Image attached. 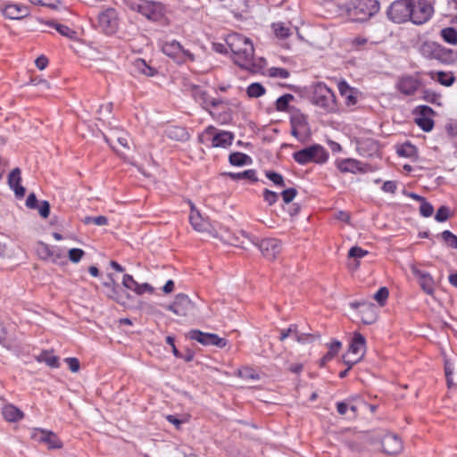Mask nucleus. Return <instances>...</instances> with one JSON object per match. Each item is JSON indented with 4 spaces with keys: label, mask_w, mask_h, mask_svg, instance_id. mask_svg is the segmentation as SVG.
Wrapping results in <instances>:
<instances>
[{
    "label": "nucleus",
    "mask_w": 457,
    "mask_h": 457,
    "mask_svg": "<svg viewBox=\"0 0 457 457\" xmlns=\"http://www.w3.org/2000/svg\"><path fill=\"white\" fill-rule=\"evenodd\" d=\"M226 42L234 54L235 62L241 68L252 72H259L266 65L263 58L255 61L254 48L248 37L233 33L228 36Z\"/></svg>",
    "instance_id": "1"
},
{
    "label": "nucleus",
    "mask_w": 457,
    "mask_h": 457,
    "mask_svg": "<svg viewBox=\"0 0 457 457\" xmlns=\"http://www.w3.org/2000/svg\"><path fill=\"white\" fill-rule=\"evenodd\" d=\"M312 103L326 112H335L337 110L334 92L322 82L312 87Z\"/></svg>",
    "instance_id": "2"
},
{
    "label": "nucleus",
    "mask_w": 457,
    "mask_h": 457,
    "mask_svg": "<svg viewBox=\"0 0 457 457\" xmlns=\"http://www.w3.org/2000/svg\"><path fill=\"white\" fill-rule=\"evenodd\" d=\"M293 157L302 165L312 162L323 163L328 160V154L321 145H313L294 153Z\"/></svg>",
    "instance_id": "3"
},
{
    "label": "nucleus",
    "mask_w": 457,
    "mask_h": 457,
    "mask_svg": "<svg viewBox=\"0 0 457 457\" xmlns=\"http://www.w3.org/2000/svg\"><path fill=\"white\" fill-rule=\"evenodd\" d=\"M420 53L426 58L435 59L443 63H448L453 59V50L433 41L424 42L420 46Z\"/></svg>",
    "instance_id": "4"
},
{
    "label": "nucleus",
    "mask_w": 457,
    "mask_h": 457,
    "mask_svg": "<svg viewBox=\"0 0 457 457\" xmlns=\"http://www.w3.org/2000/svg\"><path fill=\"white\" fill-rule=\"evenodd\" d=\"M388 18L395 23L411 21V0H396L387 10Z\"/></svg>",
    "instance_id": "5"
},
{
    "label": "nucleus",
    "mask_w": 457,
    "mask_h": 457,
    "mask_svg": "<svg viewBox=\"0 0 457 457\" xmlns=\"http://www.w3.org/2000/svg\"><path fill=\"white\" fill-rule=\"evenodd\" d=\"M434 12V7L431 2L428 0H411V21L417 25L427 22Z\"/></svg>",
    "instance_id": "6"
},
{
    "label": "nucleus",
    "mask_w": 457,
    "mask_h": 457,
    "mask_svg": "<svg viewBox=\"0 0 457 457\" xmlns=\"http://www.w3.org/2000/svg\"><path fill=\"white\" fill-rule=\"evenodd\" d=\"M97 28L106 35H112L119 28L118 13L113 8H107L97 17Z\"/></svg>",
    "instance_id": "7"
},
{
    "label": "nucleus",
    "mask_w": 457,
    "mask_h": 457,
    "mask_svg": "<svg viewBox=\"0 0 457 457\" xmlns=\"http://www.w3.org/2000/svg\"><path fill=\"white\" fill-rule=\"evenodd\" d=\"M162 52L177 62H185L187 60L195 61V56L188 50H186L176 40L165 42L162 46Z\"/></svg>",
    "instance_id": "8"
},
{
    "label": "nucleus",
    "mask_w": 457,
    "mask_h": 457,
    "mask_svg": "<svg viewBox=\"0 0 457 457\" xmlns=\"http://www.w3.org/2000/svg\"><path fill=\"white\" fill-rule=\"evenodd\" d=\"M379 11L378 0H356L353 14L356 20L363 21L376 14Z\"/></svg>",
    "instance_id": "9"
},
{
    "label": "nucleus",
    "mask_w": 457,
    "mask_h": 457,
    "mask_svg": "<svg viewBox=\"0 0 457 457\" xmlns=\"http://www.w3.org/2000/svg\"><path fill=\"white\" fill-rule=\"evenodd\" d=\"M217 129L213 126H208L204 133L199 137V140L202 141L203 137L204 136H212V147H221L226 148L229 146L234 139V134L229 131H220L216 132Z\"/></svg>",
    "instance_id": "10"
},
{
    "label": "nucleus",
    "mask_w": 457,
    "mask_h": 457,
    "mask_svg": "<svg viewBox=\"0 0 457 457\" xmlns=\"http://www.w3.org/2000/svg\"><path fill=\"white\" fill-rule=\"evenodd\" d=\"M187 337L195 340L203 345H215L219 348H224L228 341L226 338L220 337L217 334L204 333L199 329H192L188 332Z\"/></svg>",
    "instance_id": "11"
},
{
    "label": "nucleus",
    "mask_w": 457,
    "mask_h": 457,
    "mask_svg": "<svg viewBox=\"0 0 457 457\" xmlns=\"http://www.w3.org/2000/svg\"><path fill=\"white\" fill-rule=\"evenodd\" d=\"M257 246L263 257L270 261L276 260L282 251V244L277 238H264Z\"/></svg>",
    "instance_id": "12"
},
{
    "label": "nucleus",
    "mask_w": 457,
    "mask_h": 457,
    "mask_svg": "<svg viewBox=\"0 0 457 457\" xmlns=\"http://www.w3.org/2000/svg\"><path fill=\"white\" fill-rule=\"evenodd\" d=\"M195 308L194 303L187 295L179 294L172 303L166 306V309L178 316H187Z\"/></svg>",
    "instance_id": "13"
},
{
    "label": "nucleus",
    "mask_w": 457,
    "mask_h": 457,
    "mask_svg": "<svg viewBox=\"0 0 457 457\" xmlns=\"http://www.w3.org/2000/svg\"><path fill=\"white\" fill-rule=\"evenodd\" d=\"M420 80L411 75L400 77L396 83V88L404 96H413L420 87Z\"/></svg>",
    "instance_id": "14"
},
{
    "label": "nucleus",
    "mask_w": 457,
    "mask_h": 457,
    "mask_svg": "<svg viewBox=\"0 0 457 457\" xmlns=\"http://www.w3.org/2000/svg\"><path fill=\"white\" fill-rule=\"evenodd\" d=\"M32 437L47 445L49 449H60L62 447V443L59 437L50 430L36 429Z\"/></svg>",
    "instance_id": "15"
},
{
    "label": "nucleus",
    "mask_w": 457,
    "mask_h": 457,
    "mask_svg": "<svg viewBox=\"0 0 457 457\" xmlns=\"http://www.w3.org/2000/svg\"><path fill=\"white\" fill-rule=\"evenodd\" d=\"M337 169L342 173L351 172V173H357L361 172L365 173L370 170H371V167L363 164L362 162L356 161L354 159H345L341 161H337L336 162Z\"/></svg>",
    "instance_id": "16"
},
{
    "label": "nucleus",
    "mask_w": 457,
    "mask_h": 457,
    "mask_svg": "<svg viewBox=\"0 0 457 457\" xmlns=\"http://www.w3.org/2000/svg\"><path fill=\"white\" fill-rule=\"evenodd\" d=\"M151 21H159L163 15V8L161 3L144 0L139 12Z\"/></svg>",
    "instance_id": "17"
},
{
    "label": "nucleus",
    "mask_w": 457,
    "mask_h": 457,
    "mask_svg": "<svg viewBox=\"0 0 457 457\" xmlns=\"http://www.w3.org/2000/svg\"><path fill=\"white\" fill-rule=\"evenodd\" d=\"M382 447L384 453L395 455L400 453L403 449V442L395 434H386L382 438Z\"/></svg>",
    "instance_id": "18"
},
{
    "label": "nucleus",
    "mask_w": 457,
    "mask_h": 457,
    "mask_svg": "<svg viewBox=\"0 0 457 457\" xmlns=\"http://www.w3.org/2000/svg\"><path fill=\"white\" fill-rule=\"evenodd\" d=\"M192 96L206 110L209 106L216 107L222 103L220 99L210 97L207 92L199 86L192 87Z\"/></svg>",
    "instance_id": "19"
},
{
    "label": "nucleus",
    "mask_w": 457,
    "mask_h": 457,
    "mask_svg": "<svg viewBox=\"0 0 457 457\" xmlns=\"http://www.w3.org/2000/svg\"><path fill=\"white\" fill-rule=\"evenodd\" d=\"M412 274L418 278L419 283L422 290L431 295L434 294V280L431 275L426 271L419 270L415 265L411 266Z\"/></svg>",
    "instance_id": "20"
},
{
    "label": "nucleus",
    "mask_w": 457,
    "mask_h": 457,
    "mask_svg": "<svg viewBox=\"0 0 457 457\" xmlns=\"http://www.w3.org/2000/svg\"><path fill=\"white\" fill-rule=\"evenodd\" d=\"M189 221L195 231L208 232L210 230V223L204 220L194 204H190Z\"/></svg>",
    "instance_id": "21"
},
{
    "label": "nucleus",
    "mask_w": 457,
    "mask_h": 457,
    "mask_svg": "<svg viewBox=\"0 0 457 457\" xmlns=\"http://www.w3.org/2000/svg\"><path fill=\"white\" fill-rule=\"evenodd\" d=\"M29 14V7L21 4H8L4 10V15L11 20H21Z\"/></svg>",
    "instance_id": "22"
},
{
    "label": "nucleus",
    "mask_w": 457,
    "mask_h": 457,
    "mask_svg": "<svg viewBox=\"0 0 457 457\" xmlns=\"http://www.w3.org/2000/svg\"><path fill=\"white\" fill-rule=\"evenodd\" d=\"M21 170L14 168L8 175V185L13 189L17 197H23L25 195V188L21 185Z\"/></svg>",
    "instance_id": "23"
},
{
    "label": "nucleus",
    "mask_w": 457,
    "mask_h": 457,
    "mask_svg": "<svg viewBox=\"0 0 457 457\" xmlns=\"http://www.w3.org/2000/svg\"><path fill=\"white\" fill-rule=\"evenodd\" d=\"M290 124L291 127L302 129L303 134H308L310 131L307 115L303 114L297 109L292 108Z\"/></svg>",
    "instance_id": "24"
},
{
    "label": "nucleus",
    "mask_w": 457,
    "mask_h": 457,
    "mask_svg": "<svg viewBox=\"0 0 457 457\" xmlns=\"http://www.w3.org/2000/svg\"><path fill=\"white\" fill-rule=\"evenodd\" d=\"M365 337L360 333H355L351 342L348 353L361 360L365 353Z\"/></svg>",
    "instance_id": "25"
},
{
    "label": "nucleus",
    "mask_w": 457,
    "mask_h": 457,
    "mask_svg": "<svg viewBox=\"0 0 457 457\" xmlns=\"http://www.w3.org/2000/svg\"><path fill=\"white\" fill-rule=\"evenodd\" d=\"M38 256L44 260H50L54 263H57L62 255L56 253L54 249H52L49 245L44 243H40L37 248Z\"/></svg>",
    "instance_id": "26"
},
{
    "label": "nucleus",
    "mask_w": 457,
    "mask_h": 457,
    "mask_svg": "<svg viewBox=\"0 0 457 457\" xmlns=\"http://www.w3.org/2000/svg\"><path fill=\"white\" fill-rule=\"evenodd\" d=\"M340 95L345 98V104L348 106L354 105L357 103L354 88L351 87L345 80L337 84Z\"/></svg>",
    "instance_id": "27"
},
{
    "label": "nucleus",
    "mask_w": 457,
    "mask_h": 457,
    "mask_svg": "<svg viewBox=\"0 0 457 457\" xmlns=\"http://www.w3.org/2000/svg\"><path fill=\"white\" fill-rule=\"evenodd\" d=\"M110 281L104 282V286L109 289V292L107 293V296L118 303H124L123 297L120 294V286L115 282V280L112 278L111 275H109Z\"/></svg>",
    "instance_id": "28"
},
{
    "label": "nucleus",
    "mask_w": 457,
    "mask_h": 457,
    "mask_svg": "<svg viewBox=\"0 0 457 457\" xmlns=\"http://www.w3.org/2000/svg\"><path fill=\"white\" fill-rule=\"evenodd\" d=\"M2 414L4 420L9 422H17L24 417L23 412L12 404L5 405L3 408Z\"/></svg>",
    "instance_id": "29"
},
{
    "label": "nucleus",
    "mask_w": 457,
    "mask_h": 457,
    "mask_svg": "<svg viewBox=\"0 0 457 457\" xmlns=\"http://www.w3.org/2000/svg\"><path fill=\"white\" fill-rule=\"evenodd\" d=\"M428 76L436 81H438L441 85L445 87L452 86L455 81V77L453 73L445 72V71H430L428 72Z\"/></svg>",
    "instance_id": "30"
},
{
    "label": "nucleus",
    "mask_w": 457,
    "mask_h": 457,
    "mask_svg": "<svg viewBox=\"0 0 457 457\" xmlns=\"http://www.w3.org/2000/svg\"><path fill=\"white\" fill-rule=\"evenodd\" d=\"M166 135L169 138L175 141H187L189 138V134L185 128L182 127H170L166 130Z\"/></svg>",
    "instance_id": "31"
},
{
    "label": "nucleus",
    "mask_w": 457,
    "mask_h": 457,
    "mask_svg": "<svg viewBox=\"0 0 457 457\" xmlns=\"http://www.w3.org/2000/svg\"><path fill=\"white\" fill-rule=\"evenodd\" d=\"M38 362H45L51 368H58L60 366L59 358L53 355V351H43L36 357Z\"/></svg>",
    "instance_id": "32"
},
{
    "label": "nucleus",
    "mask_w": 457,
    "mask_h": 457,
    "mask_svg": "<svg viewBox=\"0 0 457 457\" xmlns=\"http://www.w3.org/2000/svg\"><path fill=\"white\" fill-rule=\"evenodd\" d=\"M229 163L233 166H243L252 163V158L243 153L236 152L229 154Z\"/></svg>",
    "instance_id": "33"
},
{
    "label": "nucleus",
    "mask_w": 457,
    "mask_h": 457,
    "mask_svg": "<svg viewBox=\"0 0 457 457\" xmlns=\"http://www.w3.org/2000/svg\"><path fill=\"white\" fill-rule=\"evenodd\" d=\"M363 313L361 317V321L364 324H372L375 322L377 315L375 313V306L372 303H363L362 310L361 311Z\"/></svg>",
    "instance_id": "34"
},
{
    "label": "nucleus",
    "mask_w": 457,
    "mask_h": 457,
    "mask_svg": "<svg viewBox=\"0 0 457 457\" xmlns=\"http://www.w3.org/2000/svg\"><path fill=\"white\" fill-rule=\"evenodd\" d=\"M224 176H228L230 179L234 180L238 179H249L253 182H256L258 180L256 177V172L254 170H247L243 172H225Z\"/></svg>",
    "instance_id": "35"
},
{
    "label": "nucleus",
    "mask_w": 457,
    "mask_h": 457,
    "mask_svg": "<svg viewBox=\"0 0 457 457\" xmlns=\"http://www.w3.org/2000/svg\"><path fill=\"white\" fill-rule=\"evenodd\" d=\"M342 347L341 342L338 340H334L329 345H328V352L321 358L320 360V366H324L328 361L332 360L340 351Z\"/></svg>",
    "instance_id": "36"
},
{
    "label": "nucleus",
    "mask_w": 457,
    "mask_h": 457,
    "mask_svg": "<svg viewBox=\"0 0 457 457\" xmlns=\"http://www.w3.org/2000/svg\"><path fill=\"white\" fill-rule=\"evenodd\" d=\"M440 36L445 42L456 46L457 45V30L452 27L444 28L440 31Z\"/></svg>",
    "instance_id": "37"
},
{
    "label": "nucleus",
    "mask_w": 457,
    "mask_h": 457,
    "mask_svg": "<svg viewBox=\"0 0 457 457\" xmlns=\"http://www.w3.org/2000/svg\"><path fill=\"white\" fill-rule=\"evenodd\" d=\"M106 141H108V142L110 141V144L112 145V146L114 149H116V145H114L115 142H117L120 145H121L125 149L129 148V137L125 133H123L122 135H120V136L113 133V135H112L111 139L106 138Z\"/></svg>",
    "instance_id": "38"
},
{
    "label": "nucleus",
    "mask_w": 457,
    "mask_h": 457,
    "mask_svg": "<svg viewBox=\"0 0 457 457\" xmlns=\"http://www.w3.org/2000/svg\"><path fill=\"white\" fill-rule=\"evenodd\" d=\"M266 90L264 87L260 83H252L248 86L246 93L249 97L256 98L263 96Z\"/></svg>",
    "instance_id": "39"
},
{
    "label": "nucleus",
    "mask_w": 457,
    "mask_h": 457,
    "mask_svg": "<svg viewBox=\"0 0 457 457\" xmlns=\"http://www.w3.org/2000/svg\"><path fill=\"white\" fill-rule=\"evenodd\" d=\"M294 99L291 94H285L278 97L276 101V109L279 112L287 111L289 108V103Z\"/></svg>",
    "instance_id": "40"
},
{
    "label": "nucleus",
    "mask_w": 457,
    "mask_h": 457,
    "mask_svg": "<svg viewBox=\"0 0 457 457\" xmlns=\"http://www.w3.org/2000/svg\"><path fill=\"white\" fill-rule=\"evenodd\" d=\"M46 24L51 27L55 28V29L61 35H62L66 37L72 38L76 34V32L74 30H72L71 29H70L68 26H65L62 24H58V23H55L54 21H48Z\"/></svg>",
    "instance_id": "41"
},
{
    "label": "nucleus",
    "mask_w": 457,
    "mask_h": 457,
    "mask_svg": "<svg viewBox=\"0 0 457 457\" xmlns=\"http://www.w3.org/2000/svg\"><path fill=\"white\" fill-rule=\"evenodd\" d=\"M440 237L446 245L457 249V236L449 230H445L441 233Z\"/></svg>",
    "instance_id": "42"
},
{
    "label": "nucleus",
    "mask_w": 457,
    "mask_h": 457,
    "mask_svg": "<svg viewBox=\"0 0 457 457\" xmlns=\"http://www.w3.org/2000/svg\"><path fill=\"white\" fill-rule=\"evenodd\" d=\"M415 122L426 132L432 130L434 127V121L429 117H417Z\"/></svg>",
    "instance_id": "43"
},
{
    "label": "nucleus",
    "mask_w": 457,
    "mask_h": 457,
    "mask_svg": "<svg viewBox=\"0 0 457 457\" xmlns=\"http://www.w3.org/2000/svg\"><path fill=\"white\" fill-rule=\"evenodd\" d=\"M275 35L279 38H287L290 35V29L283 23H273Z\"/></svg>",
    "instance_id": "44"
},
{
    "label": "nucleus",
    "mask_w": 457,
    "mask_h": 457,
    "mask_svg": "<svg viewBox=\"0 0 457 457\" xmlns=\"http://www.w3.org/2000/svg\"><path fill=\"white\" fill-rule=\"evenodd\" d=\"M265 175L276 186H279L281 187H286V183H285L284 178L279 173H277V172L272 171V170H268V171H266Z\"/></svg>",
    "instance_id": "45"
},
{
    "label": "nucleus",
    "mask_w": 457,
    "mask_h": 457,
    "mask_svg": "<svg viewBox=\"0 0 457 457\" xmlns=\"http://www.w3.org/2000/svg\"><path fill=\"white\" fill-rule=\"evenodd\" d=\"M450 217V209L447 206H441L435 216V219L438 222H444Z\"/></svg>",
    "instance_id": "46"
},
{
    "label": "nucleus",
    "mask_w": 457,
    "mask_h": 457,
    "mask_svg": "<svg viewBox=\"0 0 457 457\" xmlns=\"http://www.w3.org/2000/svg\"><path fill=\"white\" fill-rule=\"evenodd\" d=\"M85 255V252L79 248H72L69 250L68 256L71 262L77 263Z\"/></svg>",
    "instance_id": "47"
},
{
    "label": "nucleus",
    "mask_w": 457,
    "mask_h": 457,
    "mask_svg": "<svg viewBox=\"0 0 457 457\" xmlns=\"http://www.w3.org/2000/svg\"><path fill=\"white\" fill-rule=\"evenodd\" d=\"M389 292L388 289L385 287L379 288V290L374 295V299L383 306L388 298Z\"/></svg>",
    "instance_id": "48"
},
{
    "label": "nucleus",
    "mask_w": 457,
    "mask_h": 457,
    "mask_svg": "<svg viewBox=\"0 0 457 457\" xmlns=\"http://www.w3.org/2000/svg\"><path fill=\"white\" fill-rule=\"evenodd\" d=\"M137 66L143 74L148 77H153L155 74V71L148 66L144 60L137 61Z\"/></svg>",
    "instance_id": "49"
},
{
    "label": "nucleus",
    "mask_w": 457,
    "mask_h": 457,
    "mask_svg": "<svg viewBox=\"0 0 457 457\" xmlns=\"http://www.w3.org/2000/svg\"><path fill=\"white\" fill-rule=\"evenodd\" d=\"M318 337H319L318 335L307 334V333H299L298 331H297L296 336H295L296 341L301 343V344L311 343V342H312L314 339H316Z\"/></svg>",
    "instance_id": "50"
},
{
    "label": "nucleus",
    "mask_w": 457,
    "mask_h": 457,
    "mask_svg": "<svg viewBox=\"0 0 457 457\" xmlns=\"http://www.w3.org/2000/svg\"><path fill=\"white\" fill-rule=\"evenodd\" d=\"M238 376L245 379H258L259 375L252 369L244 368L238 370Z\"/></svg>",
    "instance_id": "51"
},
{
    "label": "nucleus",
    "mask_w": 457,
    "mask_h": 457,
    "mask_svg": "<svg viewBox=\"0 0 457 457\" xmlns=\"http://www.w3.org/2000/svg\"><path fill=\"white\" fill-rule=\"evenodd\" d=\"M368 254V251L363 250L359 246H353L348 252V257L353 259H360Z\"/></svg>",
    "instance_id": "52"
},
{
    "label": "nucleus",
    "mask_w": 457,
    "mask_h": 457,
    "mask_svg": "<svg viewBox=\"0 0 457 457\" xmlns=\"http://www.w3.org/2000/svg\"><path fill=\"white\" fill-rule=\"evenodd\" d=\"M296 195H297V190L293 187L285 189L281 193V196H282L285 204L291 203L294 200V198L296 196Z\"/></svg>",
    "instance_id": "53"
},
{
    "label": "nucleus",
    "mask_w": 457,
    "mask_h": 457,
    "mask_svg": "<svg viewBox=\"0 0 457 457\" xmlns=\"http://www.w3.org/2000/svg\"><path fill=\"white\" fill-rule=\"evenodd\" d=\"M270 76L280 79H287L289 77V72L287 70L284 68H270Z\"/></svg>",
    "instance_id": "54"
},
{
    "label": "nucleus",
    "mask_w": 457,
    "mask_h": 457,
    "mask_svg": "<svg viewBox=\"0 0 457 457\" xmlns=\"http://www.w3.org/2000/svg\"><path fill=\"white\" fill-rule=\"evenodd\" d=\"M263 198L264 201L267 202L269 205H272L278 201V194L269 189H264Z\"/></svg>",
    "instance_id": "55"
},
{
    "label": "nucleus",
    "mask_w": 457,
    "mask_h": 457,
    "mask_svg": "<svg viewBox=\"0 0 457 457\" xmlns=\"http://www.w3.org/2000/svg\"><path fill=\"white\" fill-rule=\"evenodd\" d=\"M420 214L424 217H430L433 214L434 208L432 204H430L426 200L421 202L420 207Z\"/></svg>",
    "instance_id": "56"
},
{
    "label": "nucleus",
    "mask_w": 457,
    "mask_h": 457,
    "mask_svg": "<svg viewBox=\"0 0 457 457\" xmlns=\"http://www.w3.org/2000/svg\"><path fill=\"white\" fill-rule=\"evenodd\" d=\"M36 209L44 219H46L50 214V204L47 201L41 202Z\"/></svg>",
    "instance_id": "57"
},
{
    "label": "nucleus",
    "mask_w": 457,
    "mask_h": 457,
    "mask_svg": "<svg viewBox=\"0 0 457 457\" xmlns=\"http://www.w3.org/2000/svg\"><path fill=\"white\" fill-rule=\"evenodd\" d=\"M122 285L126 288L133 290L135 292V287H137V282L133 278L132 276L125 274L123 276Z\"/></svg>",
    "instance_id": "58"
},
{
    "label": "nucleus",
    "mask_w": 457,
    "mask_h": 457,
    "mask_svg": "<svg viewBox=\"0 0 457 457\" xmlns=\"http://www.w3.org/2000/svg\"><path fill=\"white\" fill-rule=\"evenodd\" d=\"M297 326L293 324L291 325L287 329H283L280 332L279 340L284 341L287 337H288L290 335L296 336L297 333Z\"/></svg>",
    "instance_id": "59"
},
{
    "label": "nucleus",
    "mask_w": 457,
    "mask_h": 457,
    "mask_svg": "<svg viewBox=\"0 0 457 457\" xmlns=\"http://www.w3.org/2000/svg\"><path fill=\"white\" fill-rule=\"evenodd\" d=\"M397 152L399 155L410 157L415 152V147L411 144H406L403 145Z\"/></svg>",
    "instance_id": "60"
},
{
    "label": "nucleus",
    "mask_w": 457,
    "mask_h": 457,
    "mask_svg": "<svg viewBox=\"0 0 457 457\" xmlns=\"http://www.w3.org/2000/svg\"><path fill=\"white\" fill-rule=\"evenodd\" d=\"M64 361L68 364L71 371L78 372L79 370L80 364L77 358L70 357V358H66Z\"/></svg>",
    "instance_id": "61"
},
{
    "label": "nucleus",
    "mask_w": 457,
    "mask_h": 457,
    "mask_svg": "<svg viewBox=\"0 0 457 457\" xmlns=\"http://www.w3.org/2000/svg\"><path fill=\"white\" fill-rule=\"evenodd\" d=\"M112 111V103H106L104 104H102L98 109V113L100 115L99 119H102L104 117L110 115Z\"/></svg>",
    "instance_id": "62"
},
{
    "label": "nucleus",
    "mask_w": 457,
    "mask_h": 457,
    "mask_svg": "<svg viewBox=\"0 0 457 457\" xmlns=\"http://www.w3.org/2000/svg\"><path fill=\"white\" fill-rule=\"evenodd\" d=\"M439 97H440V96L434 91H430V90L423 91V99L427 102L435 104Z\"/></svg>",
    "instance_id": "63"
},
{
    "label": "nucleus",
    "mask_w": 457,
    "mask_h": 457,
    "mask_svg": "<svg viewBox=\"0 0 457 457\" xmlns=\"http://www.w3.org/2000/svg\"><path fill=\"white\" fill-rule=\"evenodd\" d=\"M145 292L153 293L154 292L153 287L147 283H144V284L137 283V287H135V293L137 295H143Z\"/></svg>",
    "instance_id": "64"
}]
</instances>
